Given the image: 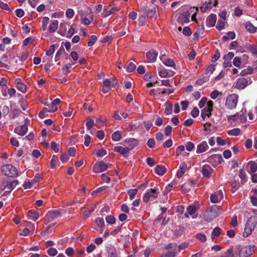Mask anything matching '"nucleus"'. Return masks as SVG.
Here are the masks:
<instances>
[{"label": "nucleus", "mask_w": 257, "mask_h": 257, "mask_svg": "<svg viewBox=\"0 0 257 257\" xmlns=\"http://www.w3.org/2000/svg\"><path fill=\"white\" fill-rule=\"evenodd\" d=\"M238 101V96L236 94H231L226 98L225 107L229 110H233L236 107Z\"/></svg>", "instance_id": "1"}, {"label": "nucleus", "mask_w": 257, "mask_h": 257, "mask_svg": "<svg viewBox=\"0 0 257 257\" xmlns=\"http://www.w3.org/2000/svg\"><path fill=\"white\" fill-rule=\"evenodd\" d=\"M19 182L16 180L12 182L4 181L1 185L0 188L2 190H6L2 196H7L16 187Z\"/></svg>", "instance_id": "2"}, {"label": "nucleus", "mask_w": 257, "mask_h": 257, "mask_svg": "<svg viewBox=\"0 0 257 257\" xmlns=\"http://www.w3.org/2000/svg\"><path fill=\"white\" fill-rule=\"evenodd\" d=\"M1 170L3 174L8 177H15L18 175L16 168L10 164L3 165Z\"/></svg>", "instance_id": "3"}, {"label": "nucleus", "mask_w": 257, "mask_h": 257, "mask_svg": "<svg viewBox=\"0 0 257 257\" xmlns=\"http://www.w3.org/2000/svg\"><path fill=\"white\" fill-rule=\"evenodd\" d=\"M159 193V188L158 186L148 190L143 197V201L145 202H147L151 199H156L158 197Z\"/></svg>", "instance_id": "4"}, {"label": "nucleus", "mask_w": 257, "mask_h": 257, "mask_svg": "<svg viewBox=\"0 0 257 257\" xmlns=\"http://www.w3.org/2000/svg\"><path fill=\"white\" fill-rule=\"evenodd\" d=\"M256 224V221L254 218L250 217L245 225L244 227V231L243 232V236L247 237L250 234L252 230L254 229Z\"/></svg>", "instance_id": "5"}, {"label": "nucleus", "mask_w": 257, "mask_h": 257, "mask_svg": "<svg viewBox=\"0 0 257 257\" xmlns=\"http://www.w3.org/2000/svg\"><path fill=\"white\" fill-rule=\"evenodd\" d=\"M253 247L251 246H243L239 249L238 255L239 257H248L253 253Z\"/></svg>", "instance_id": "6"}, {"label": "nucleus", "mask_w": 257, "mask_h": 257, "mask_svg": "<svg viewBox=\"0 0 257 257\" xmlns=\"http://www.w3.org/2000/svg\"><path fill=\"white\" fill-rule=\"evenodd\" d=\"M108 165L103 161L96 162L93 166V172L95 173H99L104 172L107 170Z\"/></svg>", "instance_id": "7"}, {"label": "nucleus", "mask_w": 257, "mask_h": 257, "mask_svg": "<svg viewBox=\"0 0 257 257\" xmlns=\"http://www.w3.org/2000/svg\"><path fill=\"white\" fill-rule=\"evenodd\" d=\"M123 145L126 146L130 152L139 145V141L134 138L126 139L123 141Z\"/></svg>", "instance_id": "8"}, {"label": "nucleus", "mask_w": 257, "mask_h": 257, "mask_svg": "<svg viewBox=\"0 0 257 257\" xmlns=\"http://www.w3.org/2000/svg\"><path fill=\"white\" fill-rule=\"evenodd\" d=\"M209 1L210 2L208 3L206 2L200 7V10L202 12L204 13L206 12L207 10L211 9L213 7H215L217 5V0H214V1L212 2L211 1V0Z\"/></svg>", "instance_id": "9"}, {"label": "nucleus", "mask_w": 257, "mask_h": 257, "mask_svg": "<svg viewBox=\"0 0 257 257\" xmlns=\"http://www.w3.org/2000/svg\"><path fill=\"white\" fill-rule=\"evenodd\" d=\"M214 172L211 167L207 164L203 165L202 167V174L206 178H210Z\"/></svg>", "instance_id": "10"}, {"label": "nucleus", "mask_w": 257, "mask_h": 257, "mask_svg": "<svg viewBox=\"0 0 257 257\" xmlns=\"http://www.w3.org/2000/svg\"><path fill=\"white\" fill-rule=\"evenodd\" d=\"M204 219L206 221H210L218 216L217 213L214 210L206 211L204 214Z\"/></svg>", "instance_id": "11"}, {"label": "nucleus", "mask_w": 257, "mask_h": 257, "mask_svg": "<svg viewBox=\"0 0 257 257\" xmlns=\"http://www.w3.org/2000/svg\"><path fill=\"white\" fill-rule=\"evenodd\" d=\"M41 179V176L39 174H36L35 177L33 179H32L31 181L27 182L24 183L23 185V187L25 189H30L32 186L34 185L35 183L38 182L40 181Z\"/></svg>", "instance_id": "12"}, {"label": "nucleus", "mask_w": 257, "mask_h": 257, "mask_svg": "<svg viewBox=\"0 0 257 257\" xmlns=\"http://www.w3.org/2000/svg\"><path fill=\"white\" fill-rule=\"evenodd\" d=\"M117 9L112 7L111 5L104 6V11L102 13V17H106L110 15V14L113 13L114 12L117 11Z\"/></svg>", "instance_id": "13"}, {"label": "nucleus", "mask_w": 257, "mask_h": 257, "mask_svg": "<svg viewBox=\"0 0 257 257\" xmlns=\"http://www.w3.org/2000/svg\"><path fill=\"white\" fill-rule=\"evenodd\" d=\"M248 85V81L244 78H239L236 83V88L243 89Z\"/></svg>", "instance_id": "14"}, {"label": "nucleus", "mask_w": 257, "mask_h": 257, "mask_svg": "<svg viewBox=\"0 0 257 257\" xmlns=\"http://www.w3.org/2000/svg\"><path fill=\"white\" fill-rule=\"evenodd\" d=\"M190 14L188 12H185L179 15L178 18V21L182 24L187 23L189 21Z\"/></svg>", "instance_id": "15"}, {"label": "nucleus", "mask_w": 257, "mask_h": 257, "mask_svg": "<svg viewBox=\"0 0 257 257\" xmlns=\"http://www.w3.org/2000/svg\"><path fill=\"white\" fill-rule=\"evenodd\" d=\"M223 198V194L221 190L216 193L212 194L210 196V200L212 203H217Z\"/></svg>", "instance_id": "16"}, {"label": "nucleus", "mask_w": 257, "mask_h": 257, "mask_svg": "<svg viewBox=\"0 0 257 257\" xmlns=\"http://www.w3.org/2000/svg\"><path fill=\"white\" fill-rule=\"evenodd\" d=\"M160 59L163 63L166 66L175 68V64L172 59L170 58H166L165 55L161 56Z\"/></svg>", "instance_id": "17"}, {"label": "nucleus", "mask_w": 257, "mask_h": 257, "mask_svg": "<svg viewBox=\"0 0 257 257\" xmlns=\"http://www.w3.org/2000/svg\"><path fill=\"white\" fill-rule=\"evenodd\" d=\"M158 53L154 50L147 52L146 54V57L148 62H154L156 60V58L158 56Z\"/></svg>", "instance_id": "18"}, {"label": "nucleus", "mask_w": 257, "mask_h": 257, "mask_svg": "<svg viewBox=\"0 0 257 257\" xmlns=\"http://www.w3.org/2000/svg\"><path fill=\"white\" fill-rule=\"evenodd\" d=\"M28 131V127L26 125H22L21 127H17L15 128L14 132L18 135L23 136Z\"/></svg>", "instance_id": "19"}, {"label": "nucleus", "mask_w": 257, "mask_h": 257, "mask_svg": "<svg viewBox=\"0 0 257 257\" xmlns=\"http://www.w3.org/2000/svg\"><path fill=\"white\" fill-rule=\"evenodd\" d=\"M103 84L110 89L114 87L117 85V81L115 78H113L111 79H106L103 81Z\"/></svg>", "instance_id": "20"}, {"label": "nucleus", "mask_w": 257, "mask_h": 257, "mask_svg": "<svg viewBox=\"0 0 257 257\" xmlns=\"http://www.w3.org/2000/svg\"><path fill=\"white\" fill-rule=\"evenodd\" d=\"M187 213L184 214V216L186 218L189 217V215H192L195 214L197 210V206L195 205H189L187 207Z\"/></svg>", "instance_id": "21"}, {"label": "nucleus", "mask_w": 257, "mask_h": 257, "mask_svg": "<svg viewBox=\"0 0 257 257\" xmlns=\"http://www.w3.org/2000/svg\"><path fill=\"white\" fill-rule=\"evenodd\" d=\"M114 151L118 153L125 156L129 152V149L126 147L124 148L122 146H116L114 148Z\"/></svg>", "instance_id": "22"}, {"label": "nucleus", "mask_w": 257, "mask_h": 257, "mask_svg": "<svg viewBox=\"0 0 257 257\" xmlns=\"http://www.w3.org/2000/svg\"><path fill=\"white\" fill-rule=\"evenodd\" d=\"M216 15L215 14H211L206 20V24L208 26L213 27L216 22Z\"/></svg>", "instance_id": "23"}, {"label": "nucleus", "mask_w": 257, "mask_h": 257, "mask_svg": "<svg viewBox=\"0 0 257 257\" xmlns=\"http://www.w3.org/2000/svg\"><path fill=\"white\" fill-rule=\"evenodd\" d=\"M208 148V145L206 142H203L198 146L196 150L197 154L202 153L206 151Z\"/></svg>", "instance_id": "24"}, {"label": "nucleus", "mask_w": 257, "mask_h": 257, "mask_svg": "<svg viewBox=\"0 0 257 257\" xmlns=\"http://www.w3.org/2000/svg\"><path fill=\"white\" fill-rule=\"evenodd\" d=\"M60 216L61 215L59 211L57 210L50 211L47 214V217L51 220H54L56 218H57L60 217Z\"/></svg>", "instance_id": "25"}, {"label": "nucleus", "mask_w": 257, "mask_h": 257, "mask_svg": "<svg viewBox=\"0 0 257 257\" xmlns=\"http://www.w3.org/2000/svg\"><path fill=\"white\" fill-rule=\"evenodd\" d=\"M59 22L57 20H53L51 22L49 26V31L50 33H54L58 29Z\"/></svg>", "instance_id": "26"}, {"label": "nucleus", "mask_w": 257, "mask_h": 257, "mask_svg": "<svg viewBox=\"0 0 257 257\" xmlns=\"http://www.w3.org/2000/svg\"><path fill=\"white\" fill-rule=\"evenodd\" d=\"M165 113L166 115L172 113L173 110V105L170 101H167L165 103Z\"/></svg>", "instance_id": "27"}, {"label": "nucleus", "mask_w": 257, "mask_h": 257, "mask_svg": "<svg viewBox=\"0 0 257 257\" xmlns=\"http://www.w3.org/2000/svg\"><path fill=\"white\" fill-rule=\"evenodd\" d=\"M27 216L29 219L33 220H36L39 217L38 212L32 210H29L28 212Z\"/></svg>", "instance_id": "28"}, {"label": "nucleus", "mask_w": 257, "mask_h": 257, "mask_svg": "<svg viewBox=\"0 0 257 257\" xmlns=\"http://www.w3.org/2000/svg\"><path fill=\"white\" fill-rule=\"evenodd\" d=\"M221 233V229L218 227H215L211 232V238L212 240H214L216 237H218Z\"/></svg>", "instance_id": "29"}, {"label": "nucleus", "mask_w": 257, "mask_h": 257, "mask_svg": "<svg viewBox=\"0 0 257 257\" xmlns=\"http://www.w3.org/2000/svg\"><path fill=\"white\" fill-rule=\"evenodd\" d=\"M112 140L114 142H118L122 139V134L119 131L114 132L111 136Z\"/></svg>", "instance_id": "30"}, {"label": "nucleus", "mask_w": 257, "mask_h": 257, "mask_svg": "<svg viewBox=\"0 0 257 257\" xmlns=\"http://www.w3.org/2000/svg\"><path fill=\"white\" fill-rule=\"evenodd\" d=\"M108 257H117L118 253L113 246H110L107 251Z\"/></svg>", "instance_id": "31"}, {"label": "nucleus", "mask_w": 257, "mask_h": 257, "mask_svg": "<svg viewBox=\"0 0 257 257\" xmlns=\"http://www.w3.org/2000/svg\"><path fill=\"white\" fill-rule=\"evenodd\" d=\"M212 110L204 107L201 111V117L203 120H205L206 116L210 117L211 115Z\"/></svg>", "instance_id": "32"}, {"label": "nucleus", "mask_w": 257, "mask_h": 257, "mask_svg": "<svg viewBox=\"0 0 257 257\" xmlns=\"http://www.w3.org/2000/svg\"><path fill=\"white\" fill-rule=\"evenodd\" d=\"M166 172V168L162 165H157L156 167V173L160 175H163Z\"/></svg>", "instance_id": "33"}, {"label": "nucleus", "mask_w": 257, "mask_h": 257, "mask_svg": "<svg viewBox=\"0 0 257 257\" xmlns=\"http://www.w3.org/2000/svg\"><path fill=\"white\" fill-rule=\"evenodd\" d=\"M246 112V109H242L239 112H238L239 113V118L240 122L242 123H244L247 120L246 116L245 115Z\"/></svg>", "instance_id": "34"}, {"label": "nucleus", "mask_w": 257, "mask_h": 257, "mask_svg": "<svg viewBox=\"0 0 257 257\" xmlns=\"http://www.w3.org/2000/svg\"><path fill=\"white\" fill-rule=\"evenodd\" d=\"M246 30L251 33H254L256 31V28L250 22H247L245 25Z\"/></svg>", "instance_id": "35"}, {"label": "nucleus", "mask_w": 257, "mask_h": 257, "mask_svg": "<svg viewBox=\"0 0 257 257\" xmlns=\"http://www.w3.org/2000/svg\"><path fill=\"white\" fill-rule=\"evenodd\" d=\"M226 117L228 122H234L239 118V113H236L233 115H227Z\"/></svg>", "instance_id": "36"}, {"label": "nucleus", "mask_w": 257, "mask_h": 257, "mask_svg": "<svg viewBox=\"0 0 257 257\" xmlns=\"http://www.w3.org/2000/svg\"><path fill=\"white\" fill-rule=\"evenodd\" d=\"M235 37V34L233 32H229L226 36H224L222 37V40L224 41H227L229 39H234Z\"/></svg>", "instance_id": "37"}, {"label": "nucleus", "mask_w": 257, "mask_h": 257, "mask_svg": "<svg viewBox=\"0 0 257 257\" xmlns=\"http://www.w3.org/2000/svg\"><path fill=\"white\" fill-rule=\"evenodd\" d=\"M248 165L250 166V171L248 172L250 174L255 172L257 170V165L254 162H249Z\"/></svg>", "instance_id": "38"}, {"label": "nucleus", "mask_w": 257, "mask_h": 257, "mask_svg": "<svg viewBox=\"0 0 257 257\" xmlns=\"http://www.w3.org/2000/svg\"><path fill=\"white\" fill-rule=\"evenodd\" d=\"M59 163V160L56 156L53 155L51 160V166L52 168L56 167Z\"/></svg>", "instance_id": "39"}, {"label": "nucleus", "mask_w": 257, "mask_h": 257, "mask_svg": "<svg viewBox=\"0 0 257 257\" xmlns=\"http://www.w3.org/2000/svg\"><path fill=\"white\" fill-rule=\"evenodd\" d=\"M138 189H133L127 190V193L128 194L131 200L134 199L135 196L138 193Z\"/></svg>", "instance_id": "40"}, {"label": "nucleus", "mask_w": 257, "mask_h": 257, "mask_svg": "<svg viewBox=\"0 0 257 257\" xmlns=\"http://www.w3.org/2000/svg\"><path fill=\"white\" fill-rule=\"evenodd\" d=\"M42 29L44 31L47 29V25L49 23V18L47 17L43 18L42 20Z\"/></svg>", "instance_id": "41"}, {"label": "nucleus", "mask_w": 257, "mask_h": 257, "mask_svg": "<svg viewBox=\"0 0 257 257\" xmlns=\"http://www.w3.org/2000/svg\"><path fill=\"white\" fill-rule=\"evenodd\" d=\"M93 20V15L91 14L89 18L83 17L81 19L82 22L85 25H89Z\"/></svg>", "instance_id": "42"}, {"label": "nucleus", "mask_w": 257, "mask_h": 257, "mask_svg": "<svg viewBox=\"0 0 257 257\" xmlns=\"http://www.w3.org/2000/svg\"><path fill=\"white\" fill-rule=\"evenodd\" d=\"M95 223L98 227L101 228L103 227L105 225L103 219L100 217H98L95 219Z\"/></svg>", "instance_id": "43"}, {"label": "nucleus", "mask_w": 257, "mask_h": 257, "mask_svg": "<svg viewBox=\"0 0 257 257\" xmlns=\"http://www.w3.org/2000/svg\"><path fill=\"white\" fill-rule=\"evenodd\" d=\"M252 71H253V69L251 67H249L245 69H243L241 71L240 75L241 76H245L246 75L250 74L252 73Z\"/></svg>", "instance_id": "44"}, {"label": "nucleus", "mask_w": 257, "mask_h": 257, "mask_svg": "<svg viewBox=\"0 0 257 257\" xmlns=\"http://www.w3.org/2000/svg\"><path fill=\"white\" fill-rule=\"evenodd\" d=\"M159 75L162 78H165L169 76V73L165 68H163L160 70L159 72Z\"/></svg>", "instance_id": "45"}, {"label": "nucleus", "mask_w": 257, "mask_h": 257, "mask_svg": "<svg viewBox=\"0 0 257 257\" xmlns=\"http://www.w3.org/2000/svg\"><path fill=\"white\" fill-rule=\"evenodd\" d=\"M87 119L88 121L86 123V126L87 127V130H90L95 125V123L93 120L90 118L89 117H87Z\"/></svg>", "instance_id": "46"}, {"label": "nucleus", "mask_w": 257, "mask_h": 257, "mask_svg": "<svg viewBox=\"0 0 257 257\" xmlns=\"http://www.w3.org/2000/svg\"><path fill=\"white\" fill-rule=\"evenodd\" d=\"M240 132V130L238 128H236L229 131L228 134L230 136H237L239 135Z\"/></svg>", "instance_id": "47"}, {"label": "nucleus", "mask_w": 257, "mask_h": 257, "mask_svg": "<svg viewBox=\"0 0 257 257\" xmlns=\"http://www.w3.org/2000/svg\"><path fill=\"white\" fill-rule=\"evenodd\" d=\"M225 26V20H219L218 21L217 25L216 26L217 29L220 31L224 28Z\"/></svg>", "instance_id": "48"}, {"label": "nucleus", "mask_w": 257, "mask_h": 257, "mask_svg": "<svg viewBox=\"0 0 257 257\" xmlns=\"http://www.w3.org/2000/svg\"><path fill=\"white\" fill-rule=\"evenodd\" d=\"M248 49L253 55H257V46L255 45H250L248 46Z\"/></svg>", "instance_id": "49"}, {"label": "nucleus", "mask_w": 257, "mask_h": 257, "mask_svg": "<svg viewBox=\"0 0 257 257\" xmlns=\"http://www.w3.org/2000/svg\"><path fill=\"white\" fill-rule=\"evenodd\" d=\"M139 127V122L135 121L132 122L128 126V128L130 131H134L138 128Z\"/></svg>", "instance_id": "50"}, {"label": "nucleus", "mask_w": 257, "mask_h": 257, "mask_svg": "<svg viewBox=\"0 0 257 257\" xmlns=\"http://www.w3.org/2000/svg\"><path fill=\"white\" fill-rule=\"evenodd\" d=\"M136 68V66L135 64L131 62L128 64V65L126 68V69L127 71L131 72L133 71L134 70H135Z\"/></svg>", "instance_id": "51"}, {"label": "nucleus", "mask_w": 257, "mask_h": 257, "mask_svg": "<svg viewBox=\"0 0 257 257\" xmlns=\"http://www.w3.org/2000/svg\"><path fill=\"white\" fill-rule=\"evenodd\" d=\"M106 221L107 223L113 224L115 222V218L112 215H108L105 218Z\"/></svg>", "instance_id": "52"}, {"label": "nucleus", "mask_w": 257, "mask_h": 257, "mask_svg": "<svg viewBox=\"0 0 257 257\" xmlns=\"http://www.w3.org/2000/svg\"><path fill=\"white\" fill-rule=\"evenodd\" d=\"M31 232V230L28 228H25L22 230H21L19 232L20 235L26 236L28 235L29 233Z\"/></svg>", "instance_id": "53"}, {"label": "nucleus", "mask_w": 257, "mask_h": 257, "mask_svg": "<svg viewBox=\"0 0 257 257\" xmlns=\"http://www.w3.org/2000/svg\"><path fill=\"white\" fill-rule=\"evenodd\" d=\"M47 253L49 255L54 256L57 254L58 251L56 248L51 247L47 250Z\"/></svg>", "instance_id": "54"}, {"label": "nucleus", "mask_w": 257, "mask_h": 257, "mask_svg": "<svg viewBox=\"0 0 257 257\" xmlns=\"http://www.w3.org/2000/svg\"><path fill=\"white\" fill-rule=\"evenodd\" d=\"M221 95V92H219V91H218L217 90H214L213 91H212V92H211L210 97L212 99H215L218 97V96Z\"/></svg>", "instance_id": "55"}, {"label": "nucleus", "mask_w": 257, "mask_h": 257, "mask_svg": "<svg viewBox=\"0 0 257 257\" xmlns=\"http://www.w3.org/2000/svg\"><path fill=\"white\" fill-rule=\"evenodd\" d=\"M88 209L86 207L82 208L80 214L84 217H88L89 216L90 214L88 213Z\"/></svg>", "instance_id": "56"}, {"label": "nucleus", "mask_w": 257, "mask_h": 257, "mask_svg": "<svg viewBox=\"0 0 257 257\" xmlns=\"http://www.w3.org/2000/svg\"><path fill=\"white\" fill-rule=\"evenodd\" d=\"M24 226H26V228H28L31 230V232H33L35 230L34 224L31 222L25 221Z\"/></svg>", "instance_id": "57"}, {"label": "nucleus", "mask_w": 257, "mask_h": 257, "mask_svg": "<svg viewBox=\"0 0 257 257\" xmlns=\"http://www.w3.org/2000/svg\"><path fill=\"white\" fill-rule=\"evenodd\" d=\"M97 40V37L95 35L91 36L88 42V46H92L95 43Z\"/></svg>", "instance_id": "58"}, {"label": "nucleus", "mask_w": 257, "mask_h": 257, "mask_svg": "<svg viewBox=\"0 0 257 257\" xmlns=\"http://www.w3.org/2000/svg\"><path fill=\"white\" fill-rule=\"evenodd\" d=\"M74 15V11L72 9H68L66 12V16L69 19L73 18Z\"/></svg>", "instance_id": "59"}, {"label": "nucleus", "mask_w": 257, "mask_h": 257, "mask_svg": "<svg viewBox=\"0 0 257 257\" xmlns=\"http://www.w3.org/2000/svg\"><path fill=\"white\" fill-rule=\"evenodd\" d=\"M241 59L238 57H235L233 61V65L237 67H238L241 65Z\"/></svg>", "instance_id": "60"}, {"label": "nucleus", "mask_w": 257, "mask_h": 257, "mask_svg": "<svg viewBox=\"0 0 257 257\" xmlns=\"http://www.w3.org/2000/svg\"><path fill=\"white\" fill-rule=\"evenodd\" d=\"M215 70V65L213 64H211L209 65L206 69V74H212Z\"/></svg>", "instance_id": "61"}, {"label": "nucleus", "mask_w": 257, "mask_h": 257, "mask_svg": "<svg viewBox=\"0 0 257 257\" xmlns=\"http://www.w3.org/2000/svg\"><path fill=\"white\" fill-rule=\"evenodd\" d=\"M106 153H107V152L104 149H101L96 152V155L99 157H103V156H105V155H106Z\"/></svg>", "instance_id": "62"}, {"label": "nucleus", "mask_w": 257, "mask_h": 257, "mask_svg": "<svg viewBox=\"0 0 257 257\" xmlns=\"http://www.w3.org/2000/svg\"><path fill=\"white\" fill-rule=\"evenodd\" d=\"M51 147L55 153H58L59 151V145L55 142H52Z\"/></svg>", "instance_id": "63"}, {"label": "nucleus", "mask_w": 257, "mask_h": 257, "mask_svg": "<svg viewBox=\"0 0 257 257\" xmlns=\"http://www.w3.org/2000/svg\"><path fill=\"white\" fill-rule=\"evenodd\" d=\"M17 89L21 91L22 92H25L27 90V87L25 84L22 83L21 84H19L18 86H17Z\"/></svg>", "instance_id": "64"}]
</instances>
